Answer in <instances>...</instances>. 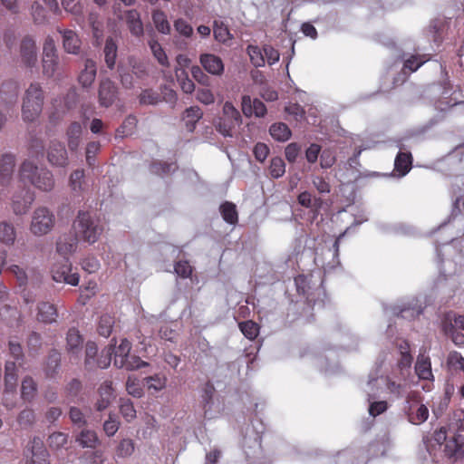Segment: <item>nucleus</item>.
Returning a JSON list of instances; mask_svg holds the SVG:
<instances>
[{
    "mask_svg": "<svg viewBox=\"0 0 464 464\" xmlns=\"http://www.w3.org/2000/svg\"><path fill=\"white\" fill-rule=\"evenodd\" d=\"M125 21L127 28L132 36L140 38L144 34L143 23L140 14L136 9H130L125 12Z\"/></svg>",
    "mask_w": 464,
    "mask_h": 464,
    "instance_id": "obj_16",
    "label": "nucleus"
},
{
    "mask_svg": "<svg viewBox=\"0 0 464 464\" xmlns=\"http://www.w3.org/2000/svg\"><path fill=\"white\" fill-rule=\"evenodd\" d=\"M445 24L440 21H433L430 25V31L432 33V39L436 44L442 41V34L444 33Z\"/></svg>",
    "mask_w": 464,
    "mask_h": 464,
    "instance_id": "obj_62",
    "label": "nucleus"
},
{
    "mask_svg": "<svg viewBox=\"0 0 464 464\" xmlns=\"http://www.w3.org/2000/svg\"><path fill=\"white\" fill-rule=\"evenodd\" d=\"M203 68L213 75H221L224 72V63L220 57L212 53H203L199 57Z\"/></svg>",
    "mask_w": 464,
    "mask_h": 464,
    "instance_id": "obj_19",
    "label": "nucleus"
},
{
    "mask_svg": "<svg viewBox=\"0 0 464 464\" xmlns=\"http://www.w3.org/2000/svg\"><path fill=\"white\" fill-rule=\"evenodd\" d=\"M174 28L184 37L189 38L193 34L192 26L183 18H179L174 22Z\"/></svg>",
    "mask_w": 464,
    "mask_h": 464,
    "instance_id": "obj_58",
    "label": "nucleus"
},
{
    "mask_svg": "<svg viewBox=\"0 0 464 464\" xmlns=\"http://www.w3.org/2000/svg\"><path fill=\"white\" fill-rule=\"evenodd\" d=\"M134 451V442L130 439H123L119 443L116 454L120 458H126L130 456Z\"/></svg>",
    "mask_w": 464,
    "mask_h": 464,
    "instance_id": "obj_54",
    "label": "nucleus"
},
{
    "mask_svg": "<svg viewBox=\"0 0 464 464\" xmlns=\"http://www.w3.org/2000/svg\"><path fill=\"white\" fill-rule=\"evenodd\" d=\"M76 237L89 244L98 241L104 227L99 216L91 211L80 210L74 221Z\"/></svg>",
    "mask_w": 464,
    "mask_h": 464,
    "instance_id": "obj_1",
    "label": "nucleus"
},
{
    "mask_svg": "<svg viewBox=\"0 0 464 464\" xmlns=\"http://www.w3.org/2000/svg\"><path fill=\"white\" fill-rule=\"evenodd\" d=\"M213 34L215 39L220 43H226L232 38L227 26L223 22L217 20L214 21Z\"/></svg>",
    "mask_w": 464,
    "mask_h": 464,
    "instance_id": "obj_46",
    "label": "nucleus"
},
{
    "mask_svg": "<svg viewBox=\"0 0 464 464\" xmlns=\"http://www.w3.org/2000/svg\"><path fill=\"white\" fill-rule=\"evenodd\" d=\"M222 111L223 115L215 124L216 130L225 137H232L233 130L241 123V115L230 102L224 103Z\"/></svg>",
    "mask_w": 464,
    "mask_h": 464,
    "instance_id": "obj_7",
    "label": "nucleus"
},
{
    "mask_svg": "<svg viewBox=\"0 0 464 464\" xmlns=\"http://www.w3.org/2000/svg\"><path fill=\"white\" fill-rule=\"evenodd\" d=\"M58 311L55 304L50 302H39L37 304L36 319L44 324H50L56 322Z\"/></svg>",
    "mask_w": 464,
    "mask_h": 464,
    "instance_id": "obj_17",
    "label": "nucleus"
},
{
    "mask_svg": "<svg viewBox=\"0 0 464 464\" xmlns=\"http://www.w3.org/2000/svg\"><path fill=\"white\" fill-rule=\"evenodd\" d=\"M430 60V55L427 53L420 54H411L406 57L403 61V65L401 68V72L404 75H410L418 71L424 63Z\"/></svg>",
    "mask_w": 464,
    "mask_h": 464,
    "instance_id": "obj_18",
    "label": "nucleus"
},
{
    "mask_svg": "<svg viewBox=\"0 0 464 464\" xmlns=\"http://www.w3.org/2000/svg\"><path fill=\"white\" fill-rule=\"evenodd\" d=\"M434 440L440 444H444L443 452L449 459L454 460L462 459L464 457V436L458 434L450 439H448L447 430L441 427L435 430L433 434Z\"/></svg>",
    "mask_w": 464,
    "mask_h": 464,
    "instance_id": "obj_4",
    "label": "nucleus"
},
{
    "mask_svg": "<svg viewBox=\"0 0 464 464\" xmlns=\"http://www.w3.org/2000/svg\"><path fill=\"white\" fill-rule=\"evenodd\" d=\"M160 101L159 93L152 90H144L140 95V102L141 104H157Z\"/></svg>",
    "mask_w": 464,
    "mask_h": 464,
    "instance_id": "obj_60",
    "label": "nucleus"
},
{
    "mask_svg": "<svg viewBox=\"0 0 464 464\" xmlns=\"http://www.w3.org/2000/svg\"><path fill=\"white\" fill-rule=\"evenodd\" d=\"M241 110L247 118L253 115L256 118H263L267 112L266 107L262 101L257 98L252 99L249 95L242 96Z\"/></svg>",
    "mask_w": 464,
    "mask_h": 464,
    "instance_id": "obj_14",
    "label": "nucleus"
},
{
    "mask_svg": "<svg viewBox=\"0 0 464 464\" xmlns=\"http://www.w3.org/2000/svg\"><path fill=\"white\" fill-rule=\"evenodd\" d=\"M220 214L223 219L230 225H236L238 222V213L237 206L230 201H225L219 207Z\"/></svg>",
    "mask_w": 464,
    "mask_h": 464,
    "instance_id": "obj_35",
    "label": "nucleus"
},
{
    "mask_svg": "<svg viewBox=\"0 0 464 464\" xmlns=\"http://www.w3.org/2000/svg\"><path fill=\"white\" fill-rule=\"evenodd\" d=\"M151 18L156 29L160 33L163 34H169L170 33V24L165 12L160 9H155L152 11Z\"/></svg>",
    "mask_w": 464,
    "mask_h": 464,
    "instance_id": "obj_37",
    "label": "nucleus"
},
{
    "mask_svg": "<svg viewBox=\"0 0 464 464\" xmlns=\"http://www.w3.org/2000/svg\"><path fill=\"white\" fill-rule=\"evenodd\" d=\"M16 237L14 226L7 222L0 223V241L5 245H13Z\"/></svg>",
    "mask_w": 464,
    "mask_h": 464,
    "instance_id": "obj_44",
    "label": "nucleus"
},
{
    "mask_svg": "<svg viewBox=\"0 0 464 464\" xmlns=\"http://www.w3.org/2000/svg\"><path fill=\"white\" fill-rule=\"evenodd\" d=\"M54 224V214L46 207H39L33 213L30 230L34 236H44L53 229Z\"/></svg>",
    "mask_w": 464,
    "mask_h": 464,
    "instance_id": "obj_6",
    "label": "nucleus"
},
{
    "mask_svg": "<svg viewBox=\"0 0 464 464\" xmlns=\"http://www.w3.org/2000/svg\"><path fill=\"white\" fill-rule=\"evenodd\" d=\"M403 412L409 422L413 425H420L427 420L429 410L421 403V395L419 392L411 391L407 394Z\"/></svg>",
    "mask_w": 464,
    "mask_h": 464,
    "instance_id": "obj_5",
    "label": "nucleus"
},
{
    "mask_svg": "<svg viewBox=\"0 0 464 464\" xmlns=\"http://www.w3.org/2000/svg\"><path fill=\"white\" fill-rule=\"evenodd\" d=\"M77 247V237L71 234H65L59 237L56 242V251L63 258L75 251Z\"/></svg>",
    "mask_w": 464,
    "mask_h": 464,
    "instance_id": "obj_23",
    "label": "nucleus"
},
{
    "mask_svg": "<svg viewBox=\"0 0 464 464\" xmlns=\"http://www.w3.org/2000/svg\"><path fill=\"white\" fill-rule=\"evenodd\" d=\"M63 44L65 51L70 53H78L81 47V40L72 30L63 32Z\"/></svg>",
    "mask_w": 464,
    "mask_h": 464,
    "instance_id": "obj_31",
    "label": "nucleus"
},
{
    "mask_svg": "<svg viewBox=\"0 0 464 464\" xmlns=\"http://www.w3.org/2000/svg\"><path fill=\"white\" fill-rule=\"evenodd\" d=\"M34 201V193L28 188L14 194L12 198V209L15 215H24Z\"/></svg>",
    "mask_w": 464,
    "mask_h": 464,
    "instance_id": "obj_12",
    "label": "nucleus"
},
{
    "mask_svg": "<svg viewBox=\"0 0 464 464\" xmlns=\"http://www.w3.org/2000/svg\"><path fill=\"white\" fill-rule=\"evenodd\" d=\"M451 314H446L445 319L443 321V329L447 335H449L452 342L456 345H463L464 344V334L459 332L451 324Z\"/></svg>",
    "mask_w": 464,
    "mask_h": 464,
    "instance_id": "obj_33",
    "label": "nucleus"
},
{
    "mask_svg": "<svg viewBox=\"0 0 464 464\" xmlns=\"http://www.w3.org/2000/svg\"><path fill=\"white\" fill-rule=\"evenodd\" d=\"M149 46L158 63L164 67H168L169 65V59L161 44L157 40H150Z\"/></svg>",
    "mask_w": 464,
    "mask_h": 464,
    "instance_id": "obj_45",
    "label": "nucleus"
},
{
    "mask_svg": "<svg viewBox=\"0 0 464 464\" xmlns=\"http://www.w3.org/2000/svg\"><path fill=\"white\" fill-rule=\"evenodd\" d=\"M113 348V353L114 354V365L116 367L118 366H127L128 364H125L123 360L126 359V357L130 354V349H131V343L127 339H122L119 346L112 347Z\"/></svg>",
    "mask_w": 464,
    "mask_h": 464,
    "instance_id": "obj_32",
    "label": "nucleus"
},
{
    "mask_svg": "<svg viewBox=\"0 0 464 464\" xmlns=\"http://www.w3.org/2000/svg\"><path fill=\"white\" fill-rule=\"evenodd\" d=\"M215 392L216 389L214 384L210 381L207 382L201 391V403L205 415L211 410Z\"/></svg>",
    "mask_w": 464,
    "mask_h": 464,
    "instance_id": "obj_38",
    "label": "nucleus"
},
{
    "mask_svg": "<svg viewBox=\"0 0 464 464\" xmlns=\"http://www.w3.org/2000/svg\"><path fill=\"white\" fill-rule=\"evenodd\" d=\"M285 172V164L282 158H273L269 165V174L274 179L281 178Z\"/></svg>",
    "mask_w": 464,
    "mask_h": 464,
    "instance_id": "obj_49",
    "label": "nucleus"
},
{
    "mask_svg": "<svg viewBox=\"0 0 464 464\" xmlns=\"http://www.w3.org/2000/svg\"><path fill=\"white\" fill-rule=\"evenodd\" d=\"M37 392V386L32 377H25L22 382L21 396L24 401H32Z\"/></svg>",
    "mask_w": 464,
    "mask_h": 464,
    "instance_id": "obj_40",
    "label": "nucleus"
},
{
    "mask_svg": "<svg viewBox=\"0 0 464 464\" xmlns=\"http://www.w3.org/2000/svg\"><path fill=\"white\" fill-rule=\"evenodd\" d=\"M35 420L34 412L32 409L23 410L17 417L18 424L23 428L30 427L34 424Z\"/></svg>",
    "mask_w": 464,
    "mask_h": 464,
    "instance_id": "obj_56",
    "label": "nucleus"
},
{
    "mask_svg": "<svg viewBox=\"0 0 464 464\" xmlns=\"http://www.w3.org/2000/svg\"><path fill=\"white\" fill-rule=\"evenodd\" d=\"M117 52L118 46L116 42L113 40L112 37H108L105 41L103 53L106 65L110 69L114 68L117 58Z\"/></svg>",
    "mask_w": 464,
    "mask_h": 464,
    "instance_id": "obj_36",
    "label": "nucleus"
},
{
    "mask_svg": "<svg viewBox=\"0 0 464 464\" xmlns=\"http://www.w3.org/2000/svg\"><path fill=\"white\" fill-rule=\"evenodd\" d=\"M99 398L95 402V409L98 411L106 410L114 399V390L111 381L103 382L98 389Z\"/></svg>",
    "mask_w": 464,
    "mask_h": 464,
    "instance_id": "obj_15",
    "label": "nucleus"
},
{
    "mask_svg": "<svg viewBox=\"0 0 464 464\" xmlns=\"http://www.w3.org/2000/svg\"><path fill=\"white\" fill-rule=\"evenodd\" d=\"M120 412L127 421L136 418V410L130 399L121 398L120 400Z\"/></svg>",
    "mask_w": 464,
    "mask_h": 464,
    "instance_id": "obj_47",
    "label": "nucleus"
},
{
    "mask_svg": "<svg viewBox=\"0 0 464 464\" xmlns=\"http://www.w3.org/2000/svg\"><path fill=\"white\" fill-rule=\"evenodd\" d=\"M47 160L53 167H66L69 159L64 144L58 140L51 141L47 150Z\"/></svg>",
    "mask_w": 464,
    "mask_h": 464,
    "instance_id": "obj_11",
    "label": "nucleus"
},
{
    "mask_svg": "<svg viewBox=\"0 0 464 464\" xmlns=\"http://www.w3.org/2000/svg\"><path fill=\"white\" fill-rule=\"evenodd\" d=\"M415 372L420 379L430 380L433 377L431 372V362L429 356L419 354L415 364Z\"/></svg>",
    "mask_w": 464,
    "mask_h": 464,
    "instance_id": "obj_30",
    "label": "nucleus"
},
{
    "mask_svg": "<svg viewBox=\"0 0 464 464\" xmlns=\"http://www.w3.org/2000/svg\"><path fill=\"white\" fill-rule=\"evenodd\" d=\"M20 181L32 184L36 188L49 192L54 187L53 173L46 168H39L29 160H24L19 169Z\"/></svg>",
    "mask_w": 464,
    "mask_h": 464,
    "instance_id": "obj_2",
    "label": "nucleus"
},
{
    "mask_svg": "<svg viewBox=\"0 0 464 464\" xmlns=\"http://www.w3.org/2000/svg\"><path fill=\"white\" fill-rule=\"evenodd\" d=\"M84 181V171L83 169H76L72 172L69 183L71 188L75 192L82 191V184Z\"/></svg>",
    "mask_w": 464,
    "mask_h": 464,
    "instance_id": "obj_53",
    "label": "nucleus"
},
{
    "mask_svg": "<svg viewBox=\"0 0 464 464\" xmlns=\"http://www.w3.org/2000/svg\"><path fill=\"white\" fill-rule=\"evenodd\" d=\"M246 51L250 57L251 63L256 67H261L265 65L264 53L258 46L250 44L247 46Z\"/></svg>",
    "mask_w": 464,
    "mask_h": 464,
    "instance_id": "obj_50",
    "label": "nucleus"
},
{
    "mask_svg": "<svg viewBox=\"0 0 464 464\" xmlns=\"http://www.w3.org/2000/svg\"><path fill=\"white\" fill-rule=\"evenodd\" d=\"M48 451L44 448V443L34 438L32 441V458L28 464H49Z\"/></svg>",
    "mask_w": 464,
    "mask_h": 464,
    "instance_id": "obj_26",
    "label": "nucleus"
},
{
    "mask_svg": "<svg viewBox=\"0 0 464 464\" xmlns=\"http://www.w3.org/2000/svg\"><path fill=\"white\" fill-rule=\"evenodd\" d=\"M114 324V318L110 314H103L100 317L98 324V333L100 335L108 337L110 336Z\"/></svg>",
    "mask_w": 464,
    "mask_h": 464,
    "instance_id": "obj_48",
    "label": "nucleus"
},
{
    "mask_svg": "<svg viewBox=\"0 0 464 464\" xmlns=\"http://www.w3.org/2000/svg\"><path fill=\"white\" fill-rule=\"evenodd\" d=\"M413 157L410 151H399L394 160V172L401 178L406 176L412 168Z\"/></svg>",
    "mask_w": 464,
    "mask_h": 464,
    "instance_id": "obj_20",
    "label": "nucleus"
},
{
    "mask_svg": "<svg viewBox=\"0 0 464 464\" xmlns=\"http://www.w3.org/2000/svg\"><path fill=\"white\" fill-rule=\"evenodd\" d=\"M68 436L63 432H53L48 438V444L51 448L60 449L67 443Z\"/></svg>",
    "mask_w": 464,
    "mask_h": 464,
    "instance_id": "obj_59",
    "label": "nucleus"
},
{
    "mask_svg": "<svg viewBox=\"0 0 464 464\" xmlns=\"http://www.w3.org/2000/svg\"><path fill=\"white\" fill-rule=\"evenodd\" d=\"M113 353V348L112 345H109L108 347L104 348L98 358L95 360V369L101 368L105 369L107 368L111 362V356Z\"/></svg>",
    "mask_w": 464,
    "mask_h": 464,
    "instance_id": "obj_51",
    "label": "nucleus"
},
{
    "mask_svg": "<svg viewBox=\"0 0 464 464\" xmlns=\"http://www.w3.org/2000/svg\"><path fill=\"white\" fill-rule=\"evenodd\" d=\"M238 327L242 334H244V336L249 339L250 341L255 340L259 334L260 327L256 322L252 320L240 322L238 324Z\"/></svg>",
    "mask_w": 464,
    "mask_h": 464,
    "instance_id": "obj_41",
    "label": "nucleus"
},
{
    "mask_svg": "<svg viewBox=\"0 0 464 464\" xmlns=\"http://www.w3.org/2000/svg\"><path fill=\"white\" fill-rule=\"evenodd\" d=\"M21 56L24 64L33 67L37 61L36 46L33 39L25 37L21 43Z\"/></svg>",
    "mask_w": 464,
    "mask_h": 464,
    "instance_id": "obj_24",
    "label": "nucleus"
},
{
    "mask_svg": "<svg viewBox=\"0 0 464 464\" xmlns=\"http://www.w3.org/2000/svg\"><path fill=\"white\" fill-rule=\"evenodd\" d=\"M271 136L278 141H285L291 137L289 127L283 122H277L271 125L269 129Z\"/></svg>",
    "mask_w": 464,
    "mask_h": 464,
    "instance_id": "obj_39",
    "label": "nucleus"
},
{
    "mask_svg": "<svg viewBox=\"0 0 464 464\" xmlns=\"http://www.w3.org/2000/svg\"><path fill=\"white\" fill-rule=\"evenodd\" d=\"M52 277L55 282L65 283L71 285L79 284V275L72 273V265L68 258L53 264L51 269Z\"/></svg>",
    "mask_w": 464,
    "mask_h": 464,
    "instance_id": "obj_9",
    "label": "nucleus"
},
{
    "mask_svg": "<svg viewBox=\"0 0 464 464\" xmlns=\"http://www.w3.org/2000/svg\"><path fill=\"white\" fill-rule=\"evenodd\" d=\"M44 94L39 83H31L26 89L22 105V116L24 121H35L42 112Z\"/></svg>",
    "mask_w": 464,
    "mask_h": 464,
    "instance_id": "obj_3",
    "label": "nucleus"
},
{
    "mask_svg": "<svg viewBox=\"0 0 464 464\" xmlns=\"http://www.w3.org/2000/svg\"><path fill=\"white\" fill-rule=\"evenodd\" d=\"M301 151V147L296 142L289 143L285 150V155L286 160L290 163H295L299 156V153Z\"/></svg>",
    "mask_w": 464,
    "mask_h": 464,
    "instance_id": "obj_63",
    "label": "nucleus"
},
{
    "mask_svg": "<svg viewBox=\"0 0 464 464\" xmlns=\"http://www.w3.org/2000/svg\"><path fill=\"white\" fill-rule=\"evenodd\" d=\"M82 133V127L81 123L77 121H72L67 130H66V137H67V143L68 147L71 151H75L81 142V137Z\"/></svg>",
    "mask_w": 464,
    "mask_h": 464,
    "instance_id": "obj_28",
    "label": "nucleus"
},
{
    "mask_svg": "<svg viewBox=\"0 0 464 464\" xmlns=\"http://www.w3.org/2000/svg\"><path fill=\"white\" fill-rule=\"evenodd\" d=\"M15 166V157L11 153L3 154L0 160V183L7 185Z\"/></svg>",
    "mask_w": 464,
    "mask_h": 464,
    "instance_id": "obj_22",
    "label": "nucleus"
},
{
    "mask_svg": "<svg viewBox=\"0 0 464 464\" xmlns=\"http://www.w3.org/2000/svg\"><path fill=\"white\" fill-rule=\"evenodd\" d=\"M203 117V111L198 106H190L183 112V121L188 131L193 132L196 129L197 123Z\"/></svg>",
    "mask_w": 464,
    "mask_h": 464,
    "instance_id": "obj_27",
    "label": "nucleus"
},
{
    "mask_svg": "<svg viewBox=\"0 0 464 464\" xmlns=\"http://www.w3.org/2000/svg\"><path fill=\"white\" fill-rule=\"evenodd\" d=\"M43 72L47 77H53L58 69V56L53 39H46L43 48Z\"/></svg>",
    "mask_w": 464,
    "mask_h": 464,
    "instance_id": "obj_10",
    "label": "nucleus"
},
{
    "mask_svg": "<svg viewBox=\"0 0 464 464\" xmlns=\"http://www.w3.org/2000/svg\"><path fill=\"white\" fill-rule=\"evenodd\" d=\"M76 441L82 448L94 449L99 444V439L94 430L83 429L77 436Z\"/></svg>",
    "mask_w": 464,
    "mask_h": 464,
    "instance_id": "obj_34",
    "label": "nucleus"
},
{
    "mask_svg": "<svg viewBox=\"0 0 464 464\" xmlns=\"http://www.w3.org/2000/svg\"><path fill=\"white\" fill-rule=\"evenodd\" d=\"M19 86L13 80L5 81L0 87V104H12L17 100Z\"/></svg>",
    "mask_w": 464,
    "mask_h": 464,
    "instance_id": "obj_21",
    "label": "nucleus"
},
{
    "mask_svg": "<svg viewBox=\"0 0 464 464\" xmlns=\"http://www.w3.org/2000/svg\"><path fill=\"white\" fill-rule=\"evenodd\" d=\"M5 382L6 387H13L16 382V365L14 362L5 363Z\"/></svg>",
    "mask_w": 464,
    "mask_h": 464,
    "instance_id": "obj_57",
    "label": "nucleus"
},
{
    "mask_svg": "<svg viewBox=\"0 0 464 464\" xmlns=\"http://www.w3.org/2000/svg\"><path fill=\"white\" fill-rule=\"evenodd\" d=\"M175 73L181 90L185 93H192L195 91V84L193 81L188 78L186 71L181 68H176Z\"/></svg>",
    "mask_w": 464,
    "mask_h": 464,
    "instance_id": "obj_42",
    "label": "nucleus"
},
{
    "mask_svg": "<svg viewBox=\"0 0 464 464\" xmlns=\"http://www.w3.org/2000/svg\"><path fill=\"white\" fill-rule=\"evenodd\" d=\"M83 338L80 332L72 327L68 330L66 334V350L72 355H78L82 349Z\"/></svg>",
    "mask_w": 464,
    "mask_h": 464,
    "instance_id": "obj_25",
    "label": "nucleus"
},
{
    "mask_svg": "<svg viewBox=\"0 0 464 464\" xmlns=\"http://www.w3.org/2000/svg\"><path fill=\"white\" fill-rule=\"evenodd\" d=\"M98 353V347L94 342H87L85 345V369L88 371L95 369V360Z\"/></svg>",
    "mask_w": 464,
    "mask_h": 464,
    "instance_id": "obj_43",
    "label": "nucleus"
},
{
    "mask_svg": "<svg viewBox=\"0 0 464 464\" xmlns=\"http://www.w3.org/2000/svg\"><path fill=\"white\" fill-rule=\"evenodd\" d=\"M171 169L172 164L164 161H154L150 165V171L159 176L167 175Z\"/></svg>",
    "mask_w": 464,
    "mask_h": 464,
    "instance_id": "obj_61",
    "label": "nucleus"
},
{
    "mask_svg": "<svg viewBox=\"0 0 464 464\" xmlns=\"http://www.w3.org/2000/svg\"><path fill=\"white\" fill-rule=\"evenodd\" d=\"M77 94L74 91H70L63 98H55L53 101V111L49 116L52 124L56 125L63 115L76 106Z\"/></svg>",
    "mask_w": 464,
    "mask_h": 464,
    "instance_id": "obj_8",
    "label": "nucleus"
},
{
    "mask_svg": "<svg viewBox=\"0 0 464 464\" xmlns=\"http://www.w3.org/2000/svg\"><path fill=\"white\" fill-rule=\"evenodd\" d=\"M117 96L118 88L111 80L104 79L101 81L98 90V98L102 107L108 108L111 106L116 101Z\"/></svg>",
    "mask_w": 464,
    "mask_h": 464,
    "instance_id": "obj_13",
    "label": "nucleus"
},
{
    "mask_svg": "<svg viewBox=\"0 0 464 464\" xmlns=\"http://www.w3.org/2000/svg\"><path fill=\"white\" fill-rule=\"evenodd\" d=\"M174 270L175 273L182 278H188L193 273V267L187 260H179L176 262L174 265Z\"/></svg>",
    "mask_w": 464,
    "mask_h": 464,
    "instance_id": "obj_55",
    "label": "nucleus"
},
{
    "mask_svg": "<svg viewBox=\"0 0 464 464\" xmlns=\"http://www.w3.org/2000/svg\"><path fill=\"white\" fill-rule=\"evenodd\" d=\"M97 73L96 63L91 59H87L84 63V69L79 75V82L83 87H89L94 82Z\"/></svg>",
    "mask_w": 464,
    "mask_h": 464,
    "instance_id": "obj_29",
    "label": "nucleus"
},
{
    "mask_svg": "<svg viewBox=\"0 0 464 464\" xmlns=\"http://www.w3.org/2000/svg\"><path fill=\"white\" fill-rule=\"evenodd\" d=\"M125 364H130L127 366H118L117 368L125 369L127 371H134L144 366H148L149 363L142 361L139 356L134 354H129L126 359L123 360Z\"/></svg>",
    "mask_w": 464,
    "mask_h": 464,
    "instance_id": "obj_52",
    "label": "nucleus"
},
{
    "mask_svg": "<svg viewBox=\"0 0 464 464\" xmlns=\"http://www.w3.org/2000/svg\"><path fill=\"white\" fill-rule=\"evenodd\" d=\"M32 15L37 24H43L47 20L46 10L39 3L32 5Z\"/></svg>",
    "mask_w": 464,
    "mask_h": 464,
    "instance_id": "obj_64",
    "label": "nucleus"
}]
</instances>
